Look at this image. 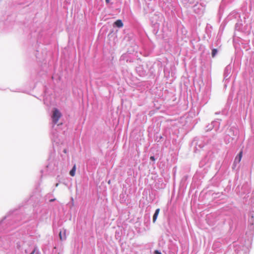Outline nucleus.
I'll return each mask as SVG.
<instances>
[{
    "mask_svg": "<svg viewBox=\"0 0 254 254\" xmlns=\"http://www.w3.org/2000/svg\"><path fill=\"white\" fill-rule=\"evenodd\" d=\"M62 114L57 109H54L52 116L53 122L56 124L60 118L61 117Z\"/></svg>",
    "mask_w": 254,
    "mask_h": 254,
    "instance_id": "f257e3e1",
    "label": "nucleus"
},
{
    "mask_svg": "<svg viewBox=\"0 0 254 254\" xmlns=\"http://www.w3.org/2000/svg\"><path fill=\"white\" fill-rule=\"evenodd\" d=\"M217 53V50L216 49H213L212 50V57L214 58Z\"/></svg>",
    "mask_w": 254,
    "mask_h": 254,
    "instance_id": "0eeeda50",
    "label": "nucleus"
},
{
    "mask_svg": "<svg viewBox=\"0 0 254 254\" xmlns=\"http://www.w3.org/2000/svg\"><path fill=\"white\" fill-rule=\"evenodd\" d=\"M65 234H66V230H64V232H63V236H62V232H60V233H59V236H60V240H64L66 238V236H65Z\"/></svg>",
    "mask_w": 254,
    "mask_h": 254,
    "instance_id": "39448f33",
    "label": "nucleus"
},
{
    "mask_svg": "<svg viewBox=\"0 0 254 254\" xmlns=\"http://www.w3.org/2000/svg\"><path fill=\"white\" fill-rule=\"evenodd\" d=\"M159 212H160L159 208H158L155 210V213L154 214L153 216V221L154 223L156 221Z\"/></svg>",
    "mask_w": 254,
    "mask_h": 254,
    "instance_id": "7ed1b4c3",
    "label": "nucleus"
},
{
    "mask_svg": "<svg viewBox=\"0 0 254 254\" xmlns=\"http://www.w3.org/2000/svg\"><path fill=\"white\" fill-rule=\"evenodd\" d=\"M64 153H66V150H64Z\"/></svg>",
    "mask_w": 254,
    "mask_h": 254,
    "instance_id": "4468645a",
    "label": "nucleus"
},
{
    "mask_svg": "<svg viewBox=\"0 0 254 254\" xmlns=\"http://www.w3.org/2000/svg\"><path fill=\"white\" fill-rule=\"evenodd\" d=\"M58 186H59V184H58V183H57V184H56V187H58Z\"/></svg>",
    "mask_w": 254,
    "mask_h": 254,
    "instance_id": "ddd939ff",
    "label": "nucleus"
},
{
    "mask_svg": "<svg viewBox=\"0 0 254 254\" xmlns=\"http://www.w3.org/2000/svg\"><path fill=\"white\" fill-rule=\"evenodd\" d=\"M243 155V151H241L238 154V156L236 158V160H238V162H240L241 160Z\"/></svg>",
    "mask_w": 254,
    "mask_h": 254,
    "instance_id": "423d86ee",
    "label": "nucleus"
},
{
    "mask_svg": "<svg viewBox=\"0 0 254 254\" xmlns=\"http://www.w3.org/2000/svg\"><path fill=\"white\" fill-rule=\"evenodd\" d=\"M154 254H161V253L160 252H159L158 250H155L154 251Z\"/></svg>",
    "mask_w": 254,
    "mask_h": 254,
    "instance_id": "1a4fd4ad",
    "label": "nucleus"
},
{
    "mask_svg": "<svg viewBox=\"0 0 254 254\" xmlns=\"http://www.w3.org/2000/svg\"><path fill=\"white\" fill-rule=\"evenodd\" d=\"M37 251V248H35L33 251L30 254H34L36 253V254H40V253L39 252Z\"/></svg>",
    "mask_w": 254,
    "mask_h": 254,
    "instance_id": "6e6552de",
    "label": "nucleus"
},
{
    "mask_svg": "<svg viewBox=\"0 0 254 254\" xmlns=\"http://www.w3.org/2000/svg\"><path fill=\"white\" fill-rule=\"evenodd\" d=\"M114 24L118 27L121 28L123 26V23L121 20H117L115 22Z\"/></svg>",
    "mask_w": 254,
    "mask_h": 254,
    "instance_id": "f03ea898",
    "label": "nucleus"
},
{
    "mask_svg": "<svg viewBox=\"0 0 254 254\" xmlns=\"http://www.w3.org/2000/svg\"><path fill=\"white\" fill-rule=\"evenodd\" d=\"M150 159V160H151L152 161H154L155 160L154 156H151Z\"/></svg>",
    "mask_w": 254,
    "mask_h": 254,
    "instance_id": "9d476101",
    "label": "nucleus"
},
{
    "mask_svg": "<svg viewBox=\"0 0 254 254\" xmlns=\"http://www.w3.org/2000/svg\"><path fill=\"white\" fill-rule=\"evenodd\" d=\"M76 171V165H74L72 168V169L69 172V174L71 176L73 177L75 176Z\"/></svg>",
    "mask_w": 254,
    "mask_h": 254,
    "instance_id": "20e7f679",
    "label": "nucleus"
},
{
    "mask_svg": "<svg viewBox=\"0 0 254 254\" xmlns=\"http://www.w3.org/2000/svg\"><path fill=\"white\" fill-rule=\"evenodd\" d=\"M55 200H56V199H55V198L51 199H50V202H53V201H55Z\"/></svg>",
    "mask_w": 254,
    "mask_h": 254,
    "instance_id": "9b49d317",
    "label": "nucleus"
},
{
    "mask_svg": "<svg viewBox=\"0 0 254 254\" xmlns=\"http://www.w3.org/2000/svg\"><path fill=\"white\" fill-rule=\"evenodd\" d=\"M106 0V2L107 3H109L110 2V0Z\"/></svg>",
    "mask_w": 254,
    "mask_h": 254,
    "instance_id": "f8f14e48",
    "label": "nucleus"
}]
</instances>
